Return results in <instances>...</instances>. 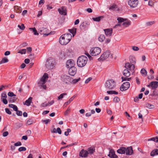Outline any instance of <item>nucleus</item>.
<instances>
[{
	"mask_svg": "<svg viewBox=\"0 0 158 158\" xmlns=\"http://www.w3.org/2000/svg\"><path fill=\"white\" fill-rule=\"evenodd\" d=\"M80 78H78L77 79H73V80H71V82L70 83H72V84H75L77 82H78V81H80Z\"/></svg>",
	"mask_w": 158,
	"mask_h": 158,
	"instance_id": "nucleus-42",
	"label": "nucleus"
},
{
	"mask_svg": "<svg viewBox=\"0 0 158 158\" xmlns=\"http://www.w3.org/2000/svg\"><path fill=\"white\" fill-rule=\"evenodd\" d=\"M117 152L119 154H125L126 152V148L124 147L121 148L117 150Z\"/></svg>",
	"mask_w": 158,
	"mask_h": 158,
	"instance_id": "nucleus-25",
	"label": "nucleus"
},
{
	"mask_svg": "<svg viewBox=\"0 0 158 158\" xmlns=\"http://www.w3.org/2000/svg\"><path fill=\"white\" fill-rule=\"evenodd\" d=\"M77 71V68L75 67H73L70 68L69 70V74L71 76L74 75Z\"/></svg>",
	"mask_w": 158,
	"mask_h": 158,
	"instance_id": "nucleus-15",
	"label": "nucleus"
},
{
	"mask_svg": "<svg viewBox=\"0 0 158 158\" xmlns=\"http://www.w3.org/2000/svg\"><path fill=\"white\" fill-rule=\"evenodd\" d=\"M26 150V148L25 147H20L18 149V150L19 152L25 151Z\"/></svg>",
	"mask_w": 158,
	"mask_h": 158,
	"instance_id": "nucleus-48",
	"label": "nucleus"
},
{
	"mask_svg": "<svg viewBox=\"0 0 158 158\" xmlns=\"http://www.w3.org/2000/svg\"><path fill=\"white\" fill-rule=\"evenodd\" d=\"M22 145V143L20 142L19 141L14 144L15 146H18Z\"/></svg>",
	"mask_w": 158,
	"mask_h": 158,
	"instance_id": "nucleus-53",
	"label": "nucleus"
},
{
	"mask_svg": "<svg viewBox=\"0 0 158 158\" xmlns=\"http://www.w3.org/2000/svg\"><path fill=\"white\" fill-rule=\"evenodd\" d=\"M8 135V131H5L3 133V136L4 137H6Z\"/></svg>",
	"mask_w": 158,
	"mask_h": 158,
	"instance_id": "nucleus-61",
	"label": "nucleus"
},
{
	"mask_svg": "<svg viewBox=\"0 0 158 158\" xmlns=\"http://www.w3.org/2000/svg\"><path fill=\"white\" fill-rule=\"evenodd\" d=\"M48 78V74L45 73L39 83L44 89H46V85H44V84L46 82Z\"/></svg>",
	"mask_w": 158,
	"mask_h": 158,
	"instance_id": "nucleus-5",
	"label": "nucleus"
},
{
	"mask_svg": "<svg viewBox=\"0 0 158 158\" xmlns=\"http://www.w3.org/2000/svg\"><path fill=\"white\" fill-rule=\"evenodd\" d=\"M125 67L127 69H129L130 71H133L135 68L134 65L129 63H126L125 65Z\"/></svg>",
	"mask_w": 158,
	"mask_h": 158,
	"instance_id": "nucleus-18",
	"label": "nucleus"
},
{
	"mask_svg": "<svg viewBox=\"0 0 158 158\" xmlns=\"http://www.w3.org/2000/svg\"><path fill=\"white\" fill-rule=\"evenodd\" d=\"M48 106V103H43L41 104V106L42 107H46Z\"/></svg>",
	"mask_w": 158,
	"mask_h": 158,
	"instance_id": "nucleus-57",
	"label": "nucleus"
},
{
	"mask_svg": "<svg viewBox=\"0 0 158 158\" xmlns=\"http://www.w3.org/2000/svg\"><path fill=\"white\" fill-rule=\"evenodd\" d=\"M14 11L16 13H20L21 12L22 9L21 7L18 6H14Z\"/></svg>",
	"mask_w": 158,
	"mask_h": 158,
	"instance_id": "nucleus-23",
	"label": "nucleus"
},
{
	"mask_svg": "<svg viewBox=\"0 0 158 158\" xmlns=\"http://www.w3.org/2000/svg\"><path fill=\"white\" fill-rule=\"evenodd\" d=\"M16 114L18 116H21L22 115V112L21 111L18 110L16 111Z\"/></svg>",
	"mask_w": 158,
	"mask_h": 158,
	"instance_id": "nucleus-51",
	"label": "nucleus"
},
{
	"mask_svg": "<svg viewBox=\"0 0 158 158\" xmlns=\"http://www.w3.org/2000/svg\"><path fill=\"white\" fill-rule=\"evenodd\" d=\"M128 4L130 8H135L138 6L139 1L138 0H129L128 2Z\"/></svg>",
	"mask_w": 158,
	"mask_h": 158,
	"instance_id": "nucleus-4",
	"label": "nucleus"
},
{
	"mask_svg": "<svg viewBox=\"0 0 158 158\" xmlns=\"http://www.w3.org/2000/svg\"><path fill=\"white\" fill-rule=\"evenodd\" d=\"M117 20L118 21V23H121L122 22L126 21L127 19H123L121 17H118L117 18Z\"/></svg>",
	"mask_w": 158,
	"mask_h": 158,
	"instance_id": "nucleus-35",
	"label": "nucleus"
},
{
	"mask_svg": "<svg viewBox=\"0 0 158 158\" xmlns=\"http://www.w3.org/2000/svg\"><path fill=\"white\" fill-rule=\"evenodd\" d=\"M115 82L113 80H110L107 81L105 84L106 88L109 89H113L115 85Z\"/></svg>",
	"mask_w": 158,
	"mask_h": 158,
	"instance_id": "nucleus-8",
	"label": "nucleus"
},
{
	"mask_svg": "<svg viewBox=\"0 0 158 158\" xmlns=\"http://www.w3.org/2000/svg\"><path fill=\"white\" fill-rule=\"evenodd\" d=\"M132 49L133 50L137 51L139 50V48L136 46H134L132 47Z\"/></svg>",
	"mask_w": 158,
	"mask_h": 158,
	"instance_id": "nucleus-60",
	"label": "nucleus"
},
{
	"mask_svg": "<svg viewBox=\"0 0 158 158\" xmlns=\"http://www.w3.org/2000/svg\"><path fill=\"white\" fill-rule=\"evenodd\" d=\"M32 98L30 97L29 98L26 100L25 102L23 103L24 105H26L27 106H29L30 105L31 103L32 102Z\"/></svg>",
	"mask_w": 158,
	"mask_h": 158,
	"instance_id": "nucleus-24",
	"label": "nucleus"
},
{
	"mask_svg": "<svg viewBox=\"0 0 158 158\" xmlns=\"http://www.w3.org/2000/svg\"><path fill=\"white\" fill-rule=\"evenodd\" d=\"M108 156L111 158H117L118 156L115 154V152L113 149L110 150Z\"/></svg>",
	"mask_w": 158,
	"mask_h": 158,
	"instance_id": "nucleus-21",
	"label": "nucleus"
},
{
	"mask_svg": "<svg viewBox=\"0 0 158 158\" xmlns=\"http://www.w3.org/2000/svg\"><path fill=\"white\" fill-rule=\"evenodd\" d=\"M50 120L49 119H47L43 121V122H44L46 124H47L49 122H50Z\"/></svg>",
	"mask_w": 158,
	"mask_h": 158,
	"instance_id": "nucleus-63",
	"label": "nucleus"
},
{
	"mask_svg": "<svg viewBox=\"0 0 158 158\" xmlns=\"http://www.w3.org/2000/svg\"><path fill=\"white\" fill-rule=\"evenodd\" d=\"M157 155H158V149H157L153 150L150 153L151 156H154Z\"/></svg>",
	"mask_w": 158,
	"mask_h": 158,
	"instance_id": "nucleus-29",
	"label": "nucleus"
},
{
	"mask_svg": "<svg viewBox=\"0 0 158 158\" xmlns=\"http://www.w3.org/2000/svg\"><path fill=\"white\" fill-rule=\"evenodd\" d=\"M133 152V150L131 147H129L126 148V155H131Z\"/></svg>",
	"mask_w": 158,
	"mask_h": 158,
	"instance_id": "nucleus-22",
	"label": "nucleus"
},
{
	"mask_svg": "<svg viewBox=\"0 0 158 158\" xmlns=\"http://www.w3.org/2000/svg\"><path fill=\"white\" fill-rule=\"evenodd\" d=\"M115 102H118L120 101V99L118 97H115L113 100Z\"/></svg>",
	"mask_w": 158,
	"mask_h": 158,
	"instance_id": "nucleus-50",
	"label": "nucleus"
},
{
	"mask_svg": "<svg viewBox=\"0 0 158 158\" xmlns=\"http://www.w3.org/2000/svg\"><path fill=\"white\" fill-rule=\"evenodd\" d=\"M92 78L91 77H89L85 81V83H86V84H87V83H89V82L92 80Z\"/></svg>",
	"mask_w": 158,
	"mask_h": 158,
	"instance_id": "nucleus-59",
	"label": "nucleus"
},
{
	"mask_svg": "<svg viewBox=\"0 0 158 158\" xmlns=\"http://www.w3.org/2000/svg\"><path fill=\"white\" fill-rule=\"evenodd\" d=\"M123 74L124 77H122L123 81H130L131 80V77H127L131 75L130 72L127 69H124L123 71Z\"/></svg>",
	"mask_w": 158,
	"mask_h": 158,
	"instance_id": "nucleus-6",
	"label": "nucleus"
},
{
	"mask_svg": "<svg viewBox=\"0 0 158 158\" xmlns=\"http://www.w3.org/2000/svg\"><path fill=\"white\" fill-rule=\"evenodd\" d=\"M44 2V0H40L39 2V5L40 6V5H41L42 4H43Z\"/></svg>",
	"mask_w": 158,
	"mask_h": 158,
	"instance_id": "nucleus-64",
	"label": "nucleus"
},
{
	"mask_svg": "<svg viewBox=\"0 0 158 158\" xmlns=\"http://www.w3.org/2000/svg\"><path fill=\"white\" fill-rule=\"evenodd\" d=\"M131 22L128 20H126L122 24V25L124 27H126L129 26L131 25Z\"/></svg>",
	"mask_w": 158,
	"mask_h": 158,
	"instance_id": "nucleus-27",
	"label": "nucleus"
},
{
	"mask_svg": "<svg viewBox=\"0 0 158 158\" xmlns=\"http://www.w3.org/2000/svg\"><path fill=\"white\" fill-rule=\"evenodd\" d=\"M32 123V120L31 119H29L27 122V124L28 125H31Z\"/></svg>",
	"mask_w": 158,
	"mask_h": 158,
	"instance_id": "nucleus-56",
	"label": "nucleus"
},
{
	"mask_svg": "<svg viewBox=\"0 0 158 158\" xmlns=\"http://www.w3.org/2000/svg\"><path fill=\"white\" fill-rule=\"evenodd\" d=\"M16 99L17 98L16 97H10L9 99V101L11 102H13L15 101Z\"/></svg>",
	"mask_w": 158,
	"mask_h": 158,
	"instance_id": "nucleus-41",
	"label": "nucleus"
},
{
	"mask_svg": "<svg viewBox=\"0 0 158 158\" xmlns=\"http://www.w3.org/2000/svg\"><path fill=\"white\" fill-rule=\"evenodd\" d=\"M75 63L74 61L72 59L68 60L66 64V67L67 68H70L74 67Z\"/></svg>",
	"mask_w": 158,
	"mask_h": 158,
	"instance_id": "nucleus-12",
	"label": "nucleus"
},
{
	"mask_svg": "<svg viewBox=\"0 0 158 158\" xmlns=\"http://www.w3.org/2000/svg\"><path fill=\"white\" fill-rule=\"evenodd\" d=\"M39 32L40 34L44 35V36H47L51 33L48 30L43 27L39 29Z\"/></svg>",
	"mask_w": 158,
	"mask_h": 158,
	"instance_id": "nucleus-10",
	"label": "nucleus"
},
{
	"mask_svg": "<svg viewBox=\"0 0 158 158\" xmlns=\"http://www.w3.org/2000/svg\"><path fill=\"white\" fill-rule=\"evenodd\" d=\"M57 132H58L59 134H60L61 133V130L60 128L58 127L57 128Z\"/></svg>",
	"mask_w": 158,
	"mask_h": 158,
	"instance_id": "nucleus-62",
	"label": "nucleus"
},
{
	"mask_svg": "<svg viewBox=\"0 0 158 158\" xmlns=\"http://www.w3.org/2000/svg\"><path fill=\"white\" fill-rule=\"evenodd\" d=\"M109 9L113 10L119 11L120 10V9L119 8H117V5L115 4L109 7Z\"/></svg>",
	"mask_w": 158,
	"mask_h": 158,
	"instance_id": "nucleus-28",
	"label": "nucleus"
},
{
	"mask_svg": "<svg viewBox=\"0 0 158 158\" xmlns=\"http://www.w3.org/2000/svg\"><path fill=\"white\" fill-rule=\"evenodd\" d=\"M58 11L60 14L62 15H66L67 14L66 8L64 6H62L60 8L58 9Z\"/></svg>",
	"mask_w": 158,
	"mask_h": 158,
	"instance_id": "nucleus-17",
	"label": "nucleus"
},
{
	"mask_svg": "<svg viewBox=\"0 0 158 158\" xmlns=\"http://www.w3.org/2000/svg\"><path fill=\"white\" fill-rule=\"evenodd\" d=\"M5 111L6 112L9 114H11V112L10 111V110L8 108H6L5 109Z\"/></svg>",
	"mask_w": 158,
	"mask_h": 158,
	"instance_id": "nucleus-54",
	"label": "nucleus"
},
{
	"mask_svg": "<svg viewBox=\"0 0 158 158\" xmlns=\"http://www.w3.org/2000/svg\"><path fill=\"white\" fill-rule=\"evenodd\" d=\"M140 72L142 74L144 75L145 76H146L147 75V72L146 70L144 69H141Z\"/></svg>",
	"mask_w": 158,
	"mask_h": 158,
	"instance_id": "nucleus-38",
	"label": "nucleus"
},
{
	"mask_svg": "<svg viewBox=\"0 0 158 158\" xmlns=\"http://www.w3.org/2000/svg\"><path fill=\"white\" fill-rule=\"evenodd\" d=\"M148 141H153L155 142H158V137L156 136V137H152L148 139Z\"/></svg>",
	"mask_w": 158,
	"mask_h": 158,
	"instance_id": "nucleus-34",
	"label": "nucleus"
},
{
	"mask_svg": "<svg viewBox=\"0 0 158 158\" xmlns=\"http://www.w3.org/2000/svg\"><path fill=\"white\" fill-rule=\"evenodd\" d=\"M70 109L69 108H68L66 110L64 113V115L65 116L68 115L69 113L70 112Z\"/></svg>",
	"mask_w": 158,
	"mask_h": 158,
	"instance_id": "nucleus-46",
	"label": "nucleus"
},
{
	"mask_svg": "<svg viewBox=\"0 0 158 158\" xmlns=\"http://www.w3.org/2000/svg\"><path fill=\"white\" fill-rule=\"evenodd\" d=\"M130 84L129 82H126L123 83L120 87L122 91H125L128 89L130 87Z\"/></svg>",
	"mask_w": 158,
	"mask_h": 158,
	"instance_id": "nucleus-13",
	"label": "nucleus"
},
{
	"mask_svg": "<svg viewBox=\"0 0 158 158\" xmlns=\"http://www.w3.org/2000/svg\"><path fill=\"white\" fill-rule=\"evenodd\" d=\"M76 96L75 95L73 96L67 102L65 103L64 105L65 106H67L68 105L70 104V102L74 99Z\"/></svg>",
	"mask_w": 158,
	"mask_h": 158,
	"instance_id": "nucleus-26",
	"label": "nucleus"
},
{
	"mask_svg": "<svg viewBox=\"0 0 158 158\" xmlns=\"http://www.w3.org/2000/svg\"><path fill=\"white\" fill-rule=\"evenodd\" d=\"M147 86L148 87L151 88L152 90L155 89L158 87V82L157 81H152Z\"/></svg>",
	"mask_w": 158,
	"mask_h": 158,
	"instance_id": "nucleus-11",
	"label": "nucleus"
},
{
	"mask_svg": "<svg viewBox=\"0 0 158 158\" xmlns=\"http://www.w3.org/2000/svg\"><path fill=\"white\" fill-rule=\"evenodd\" d=\"M103 18V16H101L93 18H92V19L94 21L96 22H99L101 20V19H102Z\"/></svg>",
	"mask_w": 158,
	"mask_h": 158,
	"instance_id": "nucleus-32",
	"label": "nucleus"
},
{
	"mask_svg": "<svg viewBox=\"0 0 158 158\" xmlns=\"http://www.w3.org/2000/svg\"><path fill=\"white\" fill-rule=\"evenodd\" d=\"M67 94L66 93H64L63 94H61L59 97H58L57 98V99L58 100H59L60 99H62L63 98L64 96V95H66Z\"/></svg>",
	"mask_w": 158,
	"mask_h": 158,
	"instance_id": "nucleus-40",
	"label": "nucleus"
},
{
	"mask_svg": "<svg viewBox=\"0 0 158 158\" xmlns=\"http://www.w3.org/2000/svg\"><path fill=\"white\" fill-rule=\"evenodd\" d=\"M2 101V102L5 104H7L8 102L6 99V98H3V99H1Z\"/></svg>",
	"mask_w": 158,
	"mask_h": 158,
	"instance_id": "nucleus-55",
	"label": "nucleus"
},
{
	"mask_svg": "<svg viewBox=\"0 0 158 158\" xmlns=\"http://www.w3.org/2000/svg\"><path fill=\"white\" fill-rule=\"evenodd\" d=\"M26 49H21L18 52V53L22 54H25L26 53Z\"/></svg>",
	"mask_w": 158,
	"mask_h": 158,
	"instance_id": "nucleus-44",
	"label": "nucleus"
},
{
	"mask_svg": "<svg viewBox=\"0 0 158 158\" xmlns=\"http://www.w3.org/2000/svg\"><path fill=\"white\" fill-rule=\"evenodd\" d=\"M8 95L11 97H12L13 96H16V95L14 93L12 92H9L8 93Z\"/></svg>",
	"mask_w": 158,
	"mask_h": 158,
	"instance_id": "nucleus-49",
	"label": "nucleus"
},
{
	"mask_svg": "<svg viewBox=\"0 0 158 158\" xmlns=\"http://www.w3.org/2000/svg\"><path fill=\"white\" fill-rule=\"evenodd\" d=\"M106 35L107 36H110L113 32V30L112 28H108L104 30Z\"/></svg>",
	"mask_w": 158,
	"mask_h": 158,
	"instance_id": "nucleus-19",
	"label": "nucleus"
},
{
	"mask_svg": "<svg viewBox=\"0 0 158 158\" xmlns=\"http://www.w3.org/2000/svg\"><path fill=\"white\" fill-rule=\"evenodd\" d=\"M87 57L84 56H79L77 59V64L78 67L81 68L84 67L87 62Z\"/></svg>",
	"mask_w": 158,
	"mask_h": 158,
	"instance_id": "nucleus-2",
	"label": "nucleus"
},
{
	"mask_svg": "<svg viewBox=\"0 0 158 158\" xmlns=\"http://www.w3.org/2000/svg\"><path fill=\"white\" fill-rule=\"evenodd\" d=\"M88 152L89 153L92 154L94 152V149L93 148H90L88 149Z\"/></svg>",
	"mask_w": 158,
	"mask_h": 158,
	"instance_id": "nucleus-37",
	"label": "nucleus"
},
{
	"mask_svg": "<svg viewBox=\"0 0 158 158\" xmlns=\"http://www.w3.org/2000/svg\"><path fill=\"white\" fill-rule=\"evenodd\" d=\"M110 54V51L107 50L101 56L100 58L102 60H104L108 58Z\"/></svg>",
	"mask_w": 158,
	"mask_h": 158,
	"instance_id": "nucleus-14",
	"label": "nucleus"
},
{
	"mask_svg": "<svg viewBox=\"0 0 158 158\" xmlns=\"http://www.w3.org/2000/svg\"><path fill=\"white\" fill-rule=\"evenodd\" d=\"M6 98L7 95L6 94L3 93L2 94L1 99H3V98L6 99Z\"/></svg>",
	"mask_w": 158,
	"mask_h": 158,
	"instance_id": "nucleus-52",
	"label": "nucleus"
},
{
	"mask_svg": "<svg viewBox=\"0 0 158 158\" xmlns=\"http://www.w3.org/2000/svg\"><path fill=\"white\" fill-rule=\"evenodd\" d=\"M101 50L99 47H95L92 48L90 51V54L92 56H96L101 52Z\"/></svg>",
	"mask_w": 158,
	"mask_h": 158,
	"instance_id": "nucleus-7",
	"label": "nucleus"
},
{
	"mask_svg": "<svg viewBox=\"0 0 158 158\" xmlns=\"http://www.w3.org/2000/svg\"><path fill=\"white\" fill-rule=\"evenodd\" d=\"M105 39V36L104 35H100L98 38L99 41L100 42H103Z\"/></svg>",
	"mask_w": 158,
	"mask_h": 158,
	"instance_id": "nucleus-30",
	"label": "nucleus"
},
{
	"mask_svg": "<svg viewBox=\"0 0 158 158\" xmlns=\"http://www.w3.org/2000/svg\"><path fill=\"white\" fill-rule=\"evenodd\" d=\"M88 152L87 151L82 150L80 152L79 154L80 156L82 157H86L88 156Z\"/></svg>",
	"mask_w": 158,
	"mask_h": 158,
	"instance_id": "nucleus-20",
	"label": "nucleus"
},
{
	"mask_svg": "<svg viewBox=\"0 0 158 158\" xmlns=\"http://www.w3.org/2000/svg\"><path fill=\"white\" fill-rule=\"evenodd\" d=\"M55 60L54 59L52 58L47 60L46 63V66L48 69H51L53 68L54 67Z\"/></svg>",
	"mask_w": 158,
	"mask_h": 158,
	"instance_id": "nucleus-3",
	"label": "nucleus"
},
{
	"mask_svg": "<svg viewBox=\"0 0 158 158\" xmlns=\"http://www.w3.org/2000/svg\"><path fill=\"white\" fill-rule=\"evenodd\" d=\"M18 27L21 30H23L25 28L24 25L23 24H21V25H19L18 26Z\"/></svg>",
	"mask_w": 158,
	"mask_h": 158,
	"instance_id": "nucleus-47",
	"label": "nucleus"
},
{
	"mask_svg": "<svg viewBox=\"0 0 158 158\" xmlns=\"http://www.w3.org/2000/svg\"><path fill=\"white\" fill-rule=\"evenodd\" d=\"M72 37V36L71 34H64L60 37L59 39V42L61 45H66L70 42Z\"/></svg>",
	"mask_w": 158,
	"mask_h": 158,
	"instance_id": "nucleus-1",
	"label": "nucleus"
},
{
	"mask_svg": "<svg viewBox=\"0 0 158 158\" xmlns=\"http://www.w3.org/2000/svg\"><path fill=\"white\" fill-rule=\"evenodd\" d=\"M9 61L8 60L6 57L3 58L0 62V64L7 63Z\"/></svg>",
	"mask_w": 158,
	"mask_h": 158,
	"instance_id": "nucleus-36",
	"label": "nucleus"
},
{
	"mask_svg": "<svg viewBox=\"0 0 158 158\" xmlns=\"http://www.w3.org/2000/svg\"><path fill=\"white\" fill-rule=\"evenodd\" d=\"M146 107L150 109H153L155 107V106L153 105L150 104L149 103L146 104Z\"/></svg>",
	"mask_w": 158,
	"mask_h": 158,
	"instance_id": "nucleus-43",
	"label": "nucleus"
},
{
	"mask_svg": "<svg viewBox=\"0 0 158 158\" xmlns=\"http://www.w3.org/2000/svg\"><path fill=\"white\" fill-rule=\"evenodd\" d=\"M155 23V22L154 21H151L147 22L146 23V24L147 26H148L152 25L154 24Z\"/></svg>",
	"mask_w": 158,
	"mask_h": 158,
	"instance_id": "nucleus-39",
	"label": "nucleus"
},
{
	"mask_svg": "<svg viewBox=\"0 0 158 158\" xmlns=\"http://www.w3.org/2000/svg\"><path fill=\"white\" fill-rule=\"evenodd\" d=\"M76 29L73 28L71 29H69V32L73 34V36H74L76 32Z\"/></svg>",
	"mask_w": 158,
	"mask_h": 158,
	"instance_id": "nucleus-31",
	"label": "nucleus"
},
{
	"mask_svg": "<svg viewBox=\"0 0 158 158\" xmlns=\"http://www.w3.org/2000/svg\"><path fill=\"white\" fill-rule=\"evenodd\" d=\"M61 79L64 83L69 84L71 82V78L67 75H62L61 76Z\"/></svg>",
	"mask_w": 158,
	"mask_h": 158,
	"instance_id": "nucleus-9",
	"label": "nucleus"
},
{
	"mask_svg": "<svg viewBox=\"0 0 158 158\" xmlns=\"http://www.w3.org/2000/svg\"><path fill=\"white\" fill-rule=\"evenodd\" d=\"M154 3L153 1L151 0H149L148 2V5L149 6L153 7L154 5Z\"/></svg>",
	"mask_w": 158,
	"mask_h": 158,
	"instance_id": "nucleus-45",
	"label": "nucleus"
},
{
	"mask_svg": "<svg viewBox=\"0 0 158 158\" xmlns=\"http://www.w3.org/2000/svg\"><path fill=\"white\" fill-rule=\"evenodd\" d=\"M69 50L67 49L61 51L60 56V57L62 58H64V59L66 58L69 56Z\"/></svg>",
	"mask_w": 158,
	"mask_h": 158,
	"instance_id": "nucleus-16",
	"label": "nucleus"
},
{
	"mask_svg": "<svg viewBox=\"0 0 158 158\" xmlns=\"http://www.w3.org/2000/svg\"><path fill=\"white\" fill-rule=\"evenodd\" d=\"M28 44L27 42H24L23 43H22L21 45V46L22 47H24L25 46H26Z\"/></svg>",
	"mask_w": 158,
	"mask_h": 158,
	"instance_id": "nucleus-58",
	"label": "nucleus"
},
{
	"mask_svg": "<svg viewBox=\"0 0 158 158\" xmlns=\"http://www.w3.org/2000/svg\"><path fill=\"white\" fill-rule=\"evenodd\" d=\"M29 29L32 31L34 35H38L39 33L37 32V31L35 27L29 28Z\"/></svg>",
	"mask_w": 158,
	"mask_h": 158,
	"instance_id": "nucleus-33",
	"label": "nucleus"
}]
</instances>
